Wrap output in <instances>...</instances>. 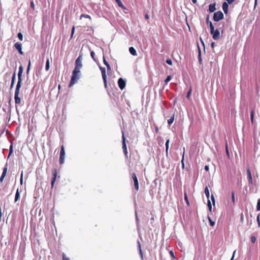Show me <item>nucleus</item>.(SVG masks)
I'll return each instance as SVG.
<instances>
[{
	"mask_svg": "<svg viewBox=\"0 0 260 260\" xmlns=\"http://www.w3.org/2000/svg\"><path fill=\"white\" fill-rule=\"evenodd\" d=\"M81 69V68L75 67V68L72 72L71 81L69 84V87L73 86L79 79Z\"/></svg>",
	"mask_w": 260,
	"mask_h": 260,
	"instance_id": "nucleus-1",
	"label": "nucleus"
},
{
	"mask_svg": "<svg viewBox=\"0 0 260 260\" xmlns=\"http://www.w3.org/2000/svg\"><path fill=\"white\" fill-rule=\"evenodd\" d=\"M210 33L214 40H218L220 39V32L218 29H214V27L211 22H210Z\"/></svg>",
	"mask_w": 260,
	"mask_h": 260,
	"instance_id": "nucleus-2",
	"label": "nucleus"
},
{
	"mask_svg": "<svg viewBox=\"0 0 260 260\" xmlns=\"http://www.w3.org/2000/svg\"><path fill=\"white\" fill-rule=\"evenodd\" d=\"M223 18V14L221 11H219L214 13L213 15V20L214 21L218 22Z\"/></svg>",
	"mask_w": 260,
	"mask_h": 260,
	"instance_id": "nucleus-3",
	"label": "nucleus"
},
{
	"mask_svg": "<svg viewBox=\"0 0 260 260\" xmlns=\"http://www.w3.org/2000/svg\"><path fill=\"white\" fill-rule=\"evenodd\" d=\"M65 157V150L63 145L61 146L60 156L59 158V162L60 165L64 163V160Z\"/></svg>",
	"mask_w": 260,
	"mask_h": 260,
	"instance_id": "nucleus-4",
	"label": "nucleus"
},
{
	"mask_svg": "<svg viewBox=\"0 0 260 260\" xmlns=\"http://www.w3.org/2000/svg\"><path fill=\"white\" fill-rule=\"evenodd\" d=\"M21 86H16L15 92V102L16 104H20L21 102V99L19 97V90Z\"/></svg>",
	"mask_w": 260,
	"mask_h": 260,
	"instance_id": "nucleus-5",
	"label": "nucleus"
},
{
	"mask_svg": "<svg viewBox=\"0 0 260 260\" xmlns=\"http://www.w3.org/2000/svg\"><path fill=\"white\" fill-rule=\"evenodd\" d=\"M57 170L56 168H54L52 170V178L51 179V187L53 188L55 183V182L56 181L57 176Z\"/></svg>",
	"mask_w": 260,
	"mask_h": 260,
	"instance_id": "nucleus-6",
	"label": "nucleus"
},
{
	"mask_svg": "<svg viewBox=\"0 0 260 260\" xmlns=\"http://www.w3.org/2000/svg\"><path fill=\"white\" fill-rule=\"evenodd\" d=\"M132 178L134 182V188L137 191H138L139 189V182L135 173H134L132 174Z\"/></svg>",
	"mask_w": 260,
	"mask_h": 260,
	"instance_id": "nucleus-7",
	"label": "nucleus"
},
{
	"mask_svg": "<svg viewBox=\"0 0 260 260\" xmlns=\"http://www.w3.org/2000/svg\"><path fill=\"white\" fill-rule=\"evenodd\" d=\"M23 73V67L22 66H20L19 68V72L18 74V81L16 86H21V81H22V74Z\"/></svg>",
	"mask_w": 260,
	"mask_h": 260,
	"instance_id": "nucleus-8",
	"label": "nucleus"
},
{
	"mask_svg": "<svg viewBox=\"0 0 260 260\" xmlns=\"http://www.w3.org/2000/svg\"><path fill=\"white\" fill-rule=\"evenodd\" d=\"M100 70L102 72V78L104 83V86L105 88L107 87V76L106 73V70L104 68L101 67Z\"/></svg>",
	"mask_w": 260,
	"mask_h": 260,
	"instance_id": "nucleus-9",
	"label": "nucleus"
},
{
	"mask_svg": "<svg viewBox=\"0 0 260 260\" xmlns=\"http://www.w3.org/2000/svg\"><path fill=\"white\" fill-rule=\"evenodd\" d=\"M122 149L123 150V152H124L125 155L127 156L128 152H127V148H126V143H125V136H124V133L123 131H122Z\"/></svg>",
	"mask_w": 260,
	"mask_h": 260,
	"instance_id": "nucleus-10",
	"label": "nucleus"
},
{
	"mask_svg": "<svg viewBox=\"0 0 260 260\" xmlns=\"http://www.w3.org/2000/svg\"><path fill=\"white\" fill-rule=\"evenodd\" d=\"M118 84L120 89L122 90L125 87V81L121 78L118 80Z\"/></svg>",
	"mask_w": 260,
	"mask_h": 260,
	"instance_id": "nucleus-11",
	"label": "nucleus"
},
{
	"mask_svg": "<svg viewBox=\"0 0 260 260\" xmlns=\"http://www.w3.org/2000/svg\"><path fill=\"white\" fill-rule=\"evenodd\" d=\"M14 47L18 51L19 53L22 55L23 54V52L22 51V45L19 42H17L14 44Z\"/></svg>",
	"mask_w": 260,
	"mask_h": 260,
	"instance_id": "nucleus-12",
	"label": "nucleus"
},
{
	"mask_svg": "<svg viewBox=\"0 0 260 260\" xmlns=\"http://www.w3.org/2000/svg\"><path fill=\"white\" fill-rule=\"evenodd\" d=\"M75 67H79L82 68V57L79 56L75 61Z\"/></svg>",
	"mask_w": 260,
	"mask_h": 260,
	"instance_id": "nucleus-13",
	"label": "nucleus"
},
{
	"mask_svg": "<svg viewBox=\"0 0 260 260\" xmlns=\"http://www.w3.org/2000/svg\"><path fill=\"white\" fill-rule=\"evenodd\" d=\"M247 178L249 181V183L250 185H252L253 182H252V176L251 174L250 170L249 168L247 169Z\"/></svg>",
	"mask_w": 260,
	"mask_h": 260,
	"instance_id": "nucleus-14",
	"label": "nucleus"
},
{
	"mask_svg": "<svg viewBox=\"0 0 260 260\" xmlns=\"http://www.w3.org/2000/svg\"><path fill=\"white\" fill-rule=\"evenodd\" d=\"M228 4L226 2H224L222 4V9L225 14H227L228 12Z\"/></svg>",
	"mask_w": 260,
	"mask_h": 260,
	"instance_id": "nucleus-15",
	"label": "nucleus"
},
{
	"mask_svg": "<svg viewBox=\"0 0 260 260\" xmlns=\"http://www.w3.org/2000/svg\"><path fill=\"white\" fill-rule=\"evenodd\" d=\"M216 10V7H215V4H210L209 6V11H210V12H213L215 11Z\"/></svg>",
	"mask_w": 260,
	"mask_h": 260,
	"instance_id": "nucleus-16",
	"label": "nucleus"
},
{
	"mask_svg": "<svg viewBox=\"0 0 260 260\" xmlns=\"http://www.w3.org/2000/svg\"><path fill=\"white\" fill-rule=\"evenodd\" d=\"M129 51L133 55L136 56L137 55L136 50L133 47H129Z\"/></svg>",
	"mask_w": 260,
	"mask_h": 260,
	"instance_id": "nucleus-17",
	"label": "nucleus"
},
{
	"mask_svg": "<svg viewBox=\"0 0 260 260\" xmlns=\"http://www.w3.org/2000/svg\"><path fill=\"white\" fill-rule=\"evenodd\" d=\"M138 248H139V251L140 255L141 256V259H143V254L142 250L141 249V244H140V242L139 241L138 242Z\"/></svg>",
	"mask_w": 260,
	"mask_h": 260,
	"instance_id": "nucleus-18",
	"label": "nucleus"
},
{
	"mask_svg": "<svg viewBox=\"0 0 260 260\" xmlns=\"http://www.w3.org/2000/svg\"><path fill=\"white\" fill-rule=\"evenodd\" d=\"M103 62L105 64V65L107 67V70L108 71H110L111 70V67L110 66V64L107 62V61L106 60V59H105L104 56L103 57Z\"/></svg>",
	"mask_w": 260,
	"mask_h": 260,
	"instance_id": "nucleus-19",
	"label": "nucleus"
},
{
	"mask_svg": "<svg viewBox=\"0 0 260 260\" xmlns=\"http://www.w3.org/2000/svg\"><path fill=\"white\" fill-rule=\"evenodd\" d=\"M8 170V165L7 164L5 165V168L3 169V171L2 174V176L6 177Z\"/></svg>",
	"mask_w": 260,
	"mask_h": 260,
	"instance_id": "nucleus-20",
	"label": "nucleus"
},
{
	"mask_svg": "<svg viewBox=\"0 0 260 260\" xmlns=\"http://www.w3.org/2000/svg\"><path fill=\"white\" fill-rule=\"evenodd\" d=\"M204 192H205V195H206L207 198L209 200V196H210V192H209V190L208 186H206L205 187Z\"/></svg>",
	"mask_w": 260,
	"mask_h": 260,
	"instance_id": "nucleus-21",
	"label": "nucleus"
},
{
	"mask_svg": "<svg viewBox=\"0 0 260 260\" xmlns=\"http://www.w3.org/2000/svg\"><path fill=\"white\" fill-rule=\"evenodd\" d=\"M50 69V60L49 58L47 59L46 66H45V70L46 71H49Z\"/></svg>",
	"mask_w": 260,
	"mask_h": 260,
	"instance_id": "nucleus-22",
	"label": "nucleus"
},
{
	"mask_svg": "<svg viewBox=\"0 0 260 260\" xmlns=\"http://www.w3.org/2000/svg\"><path fill=\"white\" fill-rule=\"evenodd\" d=\"M20 198V193L18 189H17L15 197V202H16Z\"/></svg>",
	"mask_w": 260,
	"mask_h": 260,
	"instance_id": "nucleus-23",
	"label": "nucleus"
},
{
	"mask_svg": "<svg viewBox=\"0 0 260 260\" xmlns=\"http://www.w3.org/2000/svg\"><path fill=\"white\" fill-rule=\"evenodd\" d=\"M82 18H88L89 20H91V17L88 14H82L80 16V19H82Z\"/></svg>",
	"mask_w": 260,
	"mask_h": 260,
	"instance_id": "nucleus-24",
	"label": "nucleus"
},
{
	"mask_svg": "<svg viewBox=\"0 0 260 260\" xmlns=\"http://www.w3.org/2000/svg\"><path fill=\"white\" fill-rule=\"evenodd\" d=\"M170 140L168 139L166 142V152L167 155L168 154V149H169V145Z\"/></svg>",
	"mask_w": 260,
	"mask_h": 260,
	"instance_id": "nucleus-25",
	"label": "nucleus"
},
{
	"mask_svg": "<svg viewBox=\"0 0 260 260\" xmlns=\"http://www.w3.org/2000/svg\"><path fill=\"white\" fill-rule=\"evenodd\" d=\"M174 120V115L171 116V117L168 120V123L169 125H171Z\"/></svg>",
	"mask_w": 260,
	"mask_h": 260,
	"instance_id": "nucleus-26",
	"label": "nucleus"
},
{
	"mask_svg": "<svg viewBox=\"0 0 260 260\" xmlns=\"http://www.w3.org/2000/svg\"><path fill=\"white\" fill-rule=\"evenodd\" d=\"M184 200L185 201V202H186V204L188 206H189V201H188V198H187V194H186V192H184Z\"/></svg>",
	"mask_w": 260,
	"mask_h": 260,
	"instance_id": "nucleus-27",
	"label": "nucleus"
},
{
	"mask_svg": "<svg viewBox=\"0 0 260 260\" xmlns=\"http://www.w3.org/2000/svg\"><path fill=\"white\" fill-rule=\"evenodd\" d=\"M225 151H226V155L228 156V158H229L230 157V153H229V149H228V146L227 142H226V143H225Z\"/></svg>",
	"mask_w": 260,
	"mask_h": 260,
	"instance_id": "nucleus-28",
	"label": "nucleus"
},
{
	"mask_svg": "<svg viewBox=\"0 0 260 260\" xmlns=\"http://www.w3.org/2000/svg\"><path fill=\"white\" fill-rule=\"evenodd\" d=\"M207 206H208V207L209 208V211H211V210H212V206H211V202H210V201L209 200H208Z\"/></svg>",
	"mask_w": 260,
	"mask_h": 260,
	"instance_id": "nucleus-29",
	"label": "nucleus"
},
{
	"mask_svg": "<svg viewBox=\"0 0 260 260\" xmlns=\"http://www.w3.org/2000/svg\"><path fill=\"white\" fill-rule=\"evenodd\" d=\"M116 2H117L119 7H121V8L124 7V6L120 0H116Z\"/></svg>",
	"mask_w": 260,
	"mask_h": 260,
	"instance_id": "nucleus-30",
	"label": "nucleus"
},
{
	"mask_svg": "<svg viewBox=\"0 0 260 260\" xmlns=\"http://www.w3.org/2000/svg\"><path fill=\"white\" fill-rule=\"evenodd\" d=\"M30 65H31V61H30V60L29 59V61H28V67L27 68V71H26L27 74H28V73H29V71L30 70Z\"/></svg>",
	"mask_w": 260,
	"mask_h": 260,
	"instance_id": "nucleus-31",
	"label": "nucleus"
},
{
	"mask_svg": "<svg viewBox=\"0 0 260 260\" xmlns=\"http://www.w3.org/2000/svg\"><path fill=\"white\" fill-rule=\"evenodd\" d=\"M171 76H168L167 78L165 80V82L166 84H167L171 79Z\"/></svg>",
	"mask_w": 260,
	"mask_h": 260,
	"instance_id": "nucleus-32",
	"label": "nucleus"
},
{
	"mask_svg": "<svg viewBox=\"0 0 260 260\" xmlns=\"http://www.w3.org/2000/svg\"><path fill=\"white\" fill-rule=\"evenodd\" d=\"M256 209L257 211H260V199L258 200L256 206Z\"/></svg>",
	"mask_w": 260,
	"mask_h": 260,
	"instance_id": "nucleus-33",
	"label": "nucleus"
},
{
	"mask_svg": "<svg viewBox=\"0 0 260 260\" xmlns=\"http://www.w3.org/2000/svg\"><path fill=\"white\" fill-rule=\"evenodd\" d=\"M18 36V39L20 40V41H22L23 40V35L21 33V32H19L17 35Z\"/></svg>",
	"mask_w": 260,
	"mask_h": 260,
	"instance_id": "nucleus-34",
	"label": "nucleus"
},
{
	"mask_svg": "<svg viewBox=\"0 0 260 260\" xmlns=\"http://www.w3.org/2000/svg\"><path fill=\"white\" fill-rule=\"evenodd\" d=\"M15 77H16V74H15V73H14L12 77L11 83H12V84H14Z\"/></svg>",
	"mask_w": 260,
	"mask_h": 260,
	"instance_id": "nucleus-35",
	"label": "nucleus"
},
{
	"mask_svg": "<svg viewBox=\"0 0 260 260\" xmlns=\"http://www.w3.org/2000/svg\"><path fill=\"white\" fill-rule=\"evenodd\" d=\"M12 152H13V144H11V145H10V149H9V156L12 153Z\"/></svg>",
	"mask_w": 260,
	"mask_h": 260,
	"instance_id": "nucleus-36",
	"label": "nucleus"
},
{
	"mask_svg": "<svg viewBox=\"0 0 260 260\" xmlns=\"http://www.w3.org/2000/svg\"><path fill=\"white\" fill-rule=\"evenodd\" d=\"M90 55H91V57H92V58L93 59V60L95 61L96 59H95V57H94L95 54H94V52L93 51H91Z\"/></svg>",
	"mask_w": 260,
	"mask_h": 260,
	"instance_id": "nucleus-37",
	"label": "nucleus"
},
{
	"mask_svg": "<svg viewBox=\"0 0 260 260\" xmlns=\"http://www.w3.org/2000/svg\"><path fill=\"white\" fill-rule=\"evenodd\" d=\"M208 219L209 220L210 225L212 226H214L215 224V222L213 221L210 217H208Z\"/></svg>",
	"mask_w": 260,
	"mask_h": 260,
	"instance_id": "nucleus-38",
	"label": "nucleus"
},
{
	"mask_svg": "<svg viewBox=\"0 0 260 260\" xmlns=\"http://www.w3.org/2000/svg\"><path fill=\"white\" fill-rule=\"evenodd\" d=\"M251 241L252 243H254L256 241V238L254 236L251 237Z\"/></svg>",
	"mask_w": 260,
	"mask_h": 260,
	"instance_id": "nucleus-39",
	"label": "nucleus"
},
{
	"mask_svg": "<svg viewBox=\"0 0 260 260\" xmlns=\"http://www.w3.org/2000/svg\"><path fill=\"white\" fill-rule=\"evenodd\" d=\"M23 171H22L21 174L20 179V183L21 185L23 184Z\"/></svg>",
	"mask_w": 260,
	"mask_h": 260,
	"instance_id": "nucleus-40",
	"label": "nucleus"
},
{
	"mask_svg": "<svg viewBox=\"0 0 260 260\" xmlns=\"http://www.w3.org/2000/svg\"><path fill=\"white\" fill-rule=\"evenodd\" d=\"M62 260H70L69 258L67 257L64 253H62Z\"/></svg>",
	"mask_w": 260,
	"mask_h": 260,
	"instance_id": "nucleus-41",
	"label": "nucleus"
},
{
	"mask_svg": "<svg viewBox=\"0 0 260 260\" xmlns=\"http://www.w3.org/2000/svg\"><path fill=\"white\" fill-rule=\"evenodd\" d=\"M166 62L169 65H172V61L171 59H167L166 60Z\"/></svg>",
	"mask_w": 260,
	"mask_h": 260,
	"instance_id": "nucleus-42",
	"label": "nucleus"
},
{
	"mask_svg": "<svg viewBox=\"0 0 260 260\" xmlns=\"http://www.w3.org/2000/svg\"><path fill=\"white\" fill-rule=\"evenodd\" d=\"M74 32H75V26H73L72 28L71 36V38H73L74 34Z\"/></svg>",
	"mask_w": 260,
	"mask_h": 260,
	"instance_id": "nucleus-43",
	"label": "nucleus"
},
{
	"mask_svg": "<svg viewBox=\"0 0 260 260\" xmlns=\"http://www.w3.org/2000/svg\"><path fill=\"white\" fill-rule=\"evenodd\" d=\"M232 200L233 203L235 204V194L234 192H232Z\"/></svg>",
	"mask_w": 260,
	"mask_h": 260,
	"instance_id": "nucleus-44",
	"label": "nucleus"
},
{
	"mask_svg": "<svg viewBox=\"0 0 260 260\" xmlns=\"http://www.w3.org/2000/svg\"><path fill=\"white\" fill-rule=\"evenodd\" d=\"M211 199L212 200V203H213V205L214 206L215 205V201L214 197V196L213 194L211 195Z\"/></svg>",
	"mask_w": 260,
	"mask_h": 260,
	"instance_id": "nucleus-45",
	"label": "nucleus"
},
{
	"mask_svg": "<svg viewBox=\"0 0 260 260\" xmlns=\"http://www.w3.org/2000/svg\"><path fill=\"white\" fill-rule=\"evenodd\" d=\"M30 5L32 10H35V4L33 1L30 2Z\"/></svg>",
	"mask_w": 260,
	"mask_h": 260,
	"instance_id": "nucleus-46",
	"label": "nucleus"
},
{
	"mask_svg": "<svg viewBox=\"0 0 260 260\" xmlns=\"http://www.w3.org/2000/svg\"><path fill=\"white\" fill-rule=\"evenodd\" d=\"M191 88H190L189 90V91H188L187 93V98L188 99H189V96H190V95L191 94Z\"/></svg>",
	"mask_w": 260,
	"mask_h": 260,
	"instance_id": "nucleus-47",
	"label": "nucleus"
},
{
	"mask_svg": "<svg viewBox=\"0 0 260 260\" xmlns=\"http://www.w3.org/2000/svg\"><path fill=\"white\" fill-rule=\"evenodd\" d=\"M244 215H243V213H241V216H240V220H241V222H243L244 221Z\"/></svg>",
	"mask_w": 260,
	"mask_h": 260,
	"instance_id": "nucleus-48",
	"label": "nucleus"
},
{
	"mask_svg": "<svg viewBox=\"0 0 260 260\" xmlns=\"http://www.w3.org/2000/svg\"><path fill=\"white\" fill-rule=\"evenodd\" d=\"M170 254L172 258H173L174 259L175 258V256L174 254L172 251H170Z\"/></svg>",
	"mask_w": 260,
	"mask_h": 260,
	"instance_id": "nucleus-49",
	"label": "nucleus"
},
{
	"mask_svg": "<svg viewBox=\"0 0 260 260\" xmlns=\"http://www.w3.org/2000/svg\"><path fill=\"white\" fill-rule=\"evenodd\" d=\"M256 219H257V221L258 226L259 227L260 226V220H259V215L257 216Z\"/></svg>",
	"mask_w": 260,
	"mask_h": 260,
	"instance_id": "nucleus-50",
	"label": "nucleus"
},
{
	"mask_svg": "<svg viewBox=\"0 0 260 260\" xmlns=\"http://www.w3.org/2000/svg\"><path fill=\"white\" fill-rule=\"evenodd\" d=\"M2 207L0 206V222L2 221Z\"/></svg>",
	"mask_w": 260,
	"mask_h": 260,
	"instance_id": "nucleus-51",
	"label": "nucleus"
},
{
	"mask_svg": "<svg viewBox=\"0 0 260 260\" xmlns=\"http://www.w3.org/2000/svg\"><path fill=\"white\" fill-rule=\"evenodd\" d=\"M251 115V123H253V118H254V115Z\"/></svg>",
	"mask_w": 260,
	"mask_h": 260,
	"instance_id": "nucleus-52",
	"label": "nucleus"
},
{
	"mask_svg": "<svg viewBox=\"0 0 260 260\" xmlns=\"http://www.w3.org/2000/svg\"><path fill=\"white\" fill-rule=\"evenodd\" d=\"M183 160H184V154L183 155L182 159L181 160V162H182V168H183L184 167V164Z\"/></svg>",
	"mask_w": 260,
	"mask_h": 260,
	"instance_id": "nucleus-53",
	"label": "nucleus"
},
{
	"mask_svg": "<svg viewBox=\"0 0 260 260\" xmlns=\"http://www.w3.org/2000/svg\"><path fill=\"white\" fill-rule=\"evenodd\" d=\"M210 21H209V16H208L206 18V22L208 23V24H210Z\"/></svg>",
	"mask_w": 260,
	"mask_h": 260,
	"instance_id": "nucleus-54",
	"label": "nucleus"
},
{
	"mask_svg": "<svg viewBox=\"0 0 260 260\" xmlns=\"http://www.w3.org/2000/svg\"><path fill=\"white\" fill-rule=\"evenodd\" d=\"M205 170L206 171H208L209 170V166H205Z\"/></svg>",
	"mask_w": 260,
	"mask_h": 260,
	"instance_id": "nucleus-55",
	"label": "nucleus"
},
{
	"mask_svg": "<svg viewBox=\"0 0 260 260\" xmlns=\"http://www.w3.org/2000/svg\"><path fill=\"white\" fill-rule=\"evenodd\" d=\"M229 4H232L235 0H226Z\"/></svg>",
	"mask_w": 260,
	"mask_h": 260,
	"instance_id": "nucleus-56",
	"label": "nucleus"
},
{
	"mask_svg": "<svg viewBox=\"0 0 260 260\" xmlns=\"http://www.w3.org/2000/svg\"><path fill=\"white\" fill-rule=\"evenodd\" d=\"M4 178H5V177H3V176H1V177L0 178V182H3Z\"/></svg>",
	"mask_w": 260,
	"mask_h": 260,
	"instance_id": "nucleus-57",
	"label": "nucleus"
},
{
	"mask_svg": "<svg viewBox=\"0 0 260 260\" xmlns=\"http://www.w3.org/2000/svg\"><path fill=\"white\" fill-rule=\"evenodd\" d=\"M236 252V250H235L234 251V253H233V254L232 257V258H231V260H233V258H234V257L235 254Z\"/></svg>",
	"mask_w": 260,
	"mask_h": 260,
	"instance_id": "nucleus-58",
	"label": "nucleus"
},
{
	"mask_svg": "<svg viewBox=\"0 0 260 260\" xmlns=\"http://www.w3.org/2000/svg\"><path fill=\"white\" fill-rule=\"evenodd\" d=\"M211 47L212 48H213L214 47V46H215V43L214 42H212L211 44Z\"/></svg>",
	"mask_w": 260,
	"mask_h": 260,
	"instance_id": "nucleus-59",
	"label": "nucleus"
},
{
	"mask_svg": "<svg viewBox=\"0 0 260 260\" xmlns=\"http://www.w3.org/2000/svg\"><path fill=\"white\" fill-rule=\"evenodd\" d=\"M192 2L196 4L197 3V0H192Z\"/></svg>",
	"mask_w": 260,
	"mask_h": 260,
	"instance_id": "nucleus-60",
	"label": "nucleus"
},
{
	"mask_svg": "<svg viewBox=\"0 0 260 260\" xmlns=\"http://www.w3.org/2000/svg\"><path fill=\"white\" fill-rule=\"evenodd\" d=\"M13 86H14V84H12V83H11V86H10V88H13Z\"/></svg>",
	"mask_w": 260,
	"mask_h": 260,
	"instance_id": "nucleus-61",
	"label": "nucleus"
},
{
	"mask_svg": "<svg viewBox=\"0 0 260 260\" xmlns=\"http://www.w3.org/2000/svg\"><path fill=\"white\" fill-rule=\"evenodd\" d=\"M254 110H251V112H250V114H254Z\"/></svg>",
	"mask_w": 260,
	"mask_h": 260,
	"instance_id": "nucleus-62",
	"label": "nucleus"
},
{
	"mask_svg": "<svg viewBox=\"0 0 260 260\" xmlns=\"http://www.w3.org/2000/svg\"><path fill=\"white\" fill-rule=\"evenodd\" d=\"M145 18L147 19L148 18V15L147 14L145 15Z\"/></svg>",
	"mask_w": 260,
	"mask_h": 260,
	"instance_id": "nucleus-63",
	"label": "nucleus"
},
{
	"mask_svg": "<svg viewBox=\"0 0 260 260\" xmlns=\"http://www.w3.org/2000/svg\"><path fill=\"white\" fill-rule=\"evenodd\" d=\"M257 0H255V4L257 3Z\"/></svg>",
	"mask_w": 260,
	"mask_h": 260,
	"instance_id": "nucleus-64",
	"label": "nucleus"
}]
</instances>
